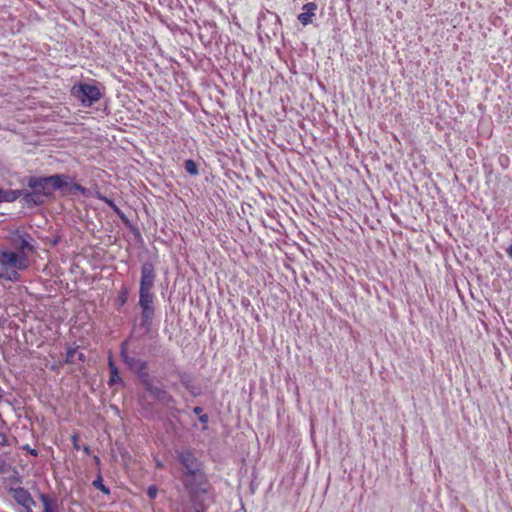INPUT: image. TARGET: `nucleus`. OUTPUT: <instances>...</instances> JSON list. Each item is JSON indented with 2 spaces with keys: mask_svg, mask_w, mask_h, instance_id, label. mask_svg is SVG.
Wrapping results in <instances>:
<instances>
[{
  "mask_svg": "<svg viewBox=\"0 0 512 512\" xmlns=\"http://www.w3.org/2000/svg\"><path fill=\"white\" fill-rule=\"evenodd\" d=\"M185 169L190 175H197L198 174V167L197 164L193 160H186L185 161Z\"/></svg>",
  "mask_w": 512,
  "mask_h": 512,
  "instance_id": "obj_14",
  "label": "nucleus"
},
{
  "mask_svg": "<svg viewBox=\"0 0 512 512\" xmlns=\"http://www.w3.org/2000/svg\"><path fill=\"white\" fill-rule=\"evenodd\" d=\"M302 9L303 12L298 15V19L303 25H308L312 22V18L315 15L317 6L316 4L310 2L305 4Z\"/></svg>",
  "mask_w": 512,
  "mask_h": 512,
  "instance_id": "obj_7",
  "label": "nucleus"
},
{
  "mask_svg": "<svg viewBox=\"0 0 512 512\" xmlns=\"http://www.w3.org/2000/svg\"><path fill=\"white\" fill-rule=\"evenodd\" d=\"M155 281V272L154 267L151 263L146 262L142 265L141 268V281H140V290L143 292H151Z\"/></svg>",
  "mask_w": 512,
  "mask_h": 512,
  "instance_id": "obj_5",
  "label": "nucleus"
},
{
  "mask_svg": "<svg viewBox=\"0 0 512 512\" xmlns=\"http://www.w3.org/2000/svg\"><path fill=\"white\" fill-rule=\"evenodd\" d=\"M84 361V355L78 350V348H70L67 351L66 362L76 364Z\"/></svg>",
  "mask_w": 512,
  "mask_h": 512,
  "instance_id": "obj_10",
  "label": "nucleus"
},
{
  "mask_svg": "<svg viewBox=\"0 0 512 512\" xmlns=\"http://www.w3.org/2000/svg\"><path fill=\"white\" fill-rule=\"evenodd\" d=\"M121 357H122V360L124 361V363H126L131 370H133L137 373H142L143 370L145 369V363L143 361L136 359L134 357H130L127 354L126 343L122 344Z\"/></svg>",
  "mask_w": 512,
  "mask_h": 512,
  "instance_id": "obj_6",
  "label": "nucleus"
},
{
  "mask_svg": "<svg viewBox=\"0 0 512 512\" xmlns=\"http://www.w3.org/2000/svg\"><path fill=\"white\" fill-rule=\"evenodd\" d=\"M45 197L43 194H40L38 191L32 190V192H28L24 195V200L27 204H42L45 201Z\"/></svg>",
  "mask_w": 512,
  "mask_h": 512,
  "instance_id": "obj_11",
  "label": "nucleus"
},
{
  "mask_svg": "<svg viewBox=\"0 0 512 512\" xmlns=\"http://www.w3.org/2000/svg\"><path fill=\"white\" fill-rule=\"evenodd\" d=\"M139 305L140 307L153 306L152 292L139 291Z\"/></svg>",
  "mask_w": 512,
  "mask_h": 512,
  "instance_id": "obj_12",
  "label": "nucleus"
},
{
  "mask_svg": "<svg viewBox=\"0 0 512 512\" xmlns=\"http://www.w3.org/2000/svg\"><path fill=\"white\" fill-rule=\"evenodd\" d=\"M84 452L88 454L89 453V447H84Z\"/></svg>",
  "mask_w": 512,
  "mask_h": 512,
  "instance_id": "obj_27",
  "label": "nucleus"
},
{
  "mask_svg": "<svg viewBox=\"0 0 512 512\" xmlns=\"http://www.w3.org/2000/svg\"><path fill=\"white\" fill-rule=\"evenodd\" d=\"M156 466H157V468H163L164 467L163 463L161 461H159V460H156Z\"/></svg>",
  "mask_w": 512,
  "mask_h": 512,
  "instance_id": "obj_23",
  "label": "nucleus"
},
{
  "mask_svg": "<svg viewBox=\"0 0 512 512\" xmlns=\"http://www.w3.org/2000/svg\"><path fill=\"white\" fill-rule=\"evenodd\" d=\"M200 421H201V422H203V423H206V422L208 421V417H207V415H202V416L200 417Z\"/></svg>",
  "mask_w": 512,
  "mask_h": 512,
  "instance_id": "obj_22",
  "label": "nucleus"
},
{
  "mask_svg": "<svg viewBox=\"0 0 512 512\" xmlns=\"http://www.w3.org/2000/svg\"><path fill=\"white\" fill-rule=\"evenodd\" d=\"M194 412H195V413H200V412H201V408L196 407V408L194 409Z\"/></svg>",
  "mask_w": 512,
  "mask_h": 512,
  "instance_id": "obj_26",
  "label": "nucleus"
},
{
  "mask_svg": "<svg viewBox=\"0 0 512 512\" xmlns=\"http://www.w3.org/2000/svg\"><path fill=\"white\" fill-rule=\"evenodd\" d=\"M17 198L16 192H5L0 189V203L3 201H13Z\"/></svg>",
  "mask_w": 512,
  "mask_h": 512,
  "instance_id": "obj_15",
  "label": "nucleus"
},
{
  "mask_svg": "<svg viewBox=\"0 0 512 512\" xmlns=\"http://www.w3.org/2000/svg\"><path fill=\"white\" fill-rule=\"evenodd\" d=\"M21 249H31V246L25 239H23L21 242Z\"/></svg>",
  "mask_w": 512,
  "mask_h": 512,
  "instance_id": "obj_20",
  "label": "nucleus"
},
{
  "mask_svg": "<svg viewBox=\"0 0 512 512\" xmlns=\"http://www.w3.org/2000/svg\"><path fill=\"white\" fill-rule=\"evenodd\" d=\"M147 494L151 499H154L157 496V488L155 486L149 487Z\"/></svg>",
  "mask_w": 512,
  "mask_h": 512,
  "instance_id": "obj_17",
  "label": "nucleus"
},
{
  "mask_svg": "<svg viewBox=\"0 0 512 512\" xmlns=\"http://www.w3.org/2000/svg\"><path fill=\"white\" fill-rule=\"evenodd\" d=\"M0 266L4 271L24 270L28 266L27 258L14 252L0 251Z\"/></svg>",
  "mask_w": 512,
  "mask_h": 512,
  "instance_id": "obj_3",
  "label": "nucleus"
},
{
  "mask_svg": "<svg viewBox=\"0 0 512 512\" xmlns=\"http://www.w3.org/2000/svg\"><path fill=\"white\" fill-rule=\"evenodd\" d=\"M0 443L4 444L6 442V439H5V436L4 435H0Z\"/></svg>",
  "mask_w": 512,
  "mask_h": 512,
  "instance_id": "obj_25",
  "label": "nucleus"
},
{
  "mask_svg": "<svg viewBox=\"0 0 512 512\" xmlns=\"http://www.w3.org/2000/svg\"><path fill=\"white\" fill-rule=\"evenodd\" d=\"M94 486L101 489L103 492L108 493V489L100 482V481H94Z\"/></svg>",
  "mask_w": 512,
  "mask_h": 512,
  "instance_id": "obj_18",
  "label": "nucleus"
},
{
  "mask_svg": "<svg viewBox=\"0 0 512 512\" xmlns=\"http://www.w3.org/2000/svg\"><path fill=\"white\" fill-rule=\"evenodd\" d=\"M109 368H110V372H111L110 382L116 383V382L120 381V376H119L118 370L111 360L109 361Z\"/></svg>",
  "mask_w": 512,
  "mask_h": 512,
  "instance_id": "obj_13",
  "label": "nucleus"
},
{
  "mask_svg": "<svg viewBox=\"0 0 512 512\" xmlns=\"http://www.w3.org/2000/svg\"><path fill=\"white\" fill-rule=\"evenodd\" d=\"M68 180H70V179L68 178ZM69 184H70V190H71V191H72V190H76V191H80L81 193H85V191H86V190H85V188H84V187H82V186H81V185H79V184H76V183H70V181H68V185H69Z\"/></svg>",
  "mask_w": 512,
  "mask_h": 512,
  "instance_id": "obj_16",
  "label": "nucleus"
},
{
  "mask_svg": "<svg viewBox=\"0 0 512 512\" xmlns=\"http://www.w3.org/2000/svg\"><path fill=\"white\" fill-rule=\"evenodd\" d=\"M43 502H44V512H53L47 498L43 497Z\"/></svg>",
  "mask_w": 512,
  "mask_h": 512,
  "instance_id": "obj_19",
  "label": "nucleus"
},
{
  "mask_svg": "<svg viewBox=\"0 0 512 512\" xmlns=\"http://www.w3.org/2000/svg\"><path fill=\"white\" fill-rule=\"evenodd\" d=\"M506 252L508 256L512 259V245L507 248Z\"/></svg>",
  "mask_w": 512,
  "mask_h": 512,
  "instance_id": "obj_21",
  "label": "nucleus"
},
{
  "mask_svg": "<svg viewBox=\"0 0 512 512\" xmlns=\"http://www.w3.org/2000/svg\"><path fill=\"white\" fill-rule=\"evenodd\" d=\"M0 443L4 444L6 442V439H5V436L4 435H0Z\"/></svg>",
  "mask_w": 512,
  "mask_h": 512,
  "instance_id": "obj_24",
  "label": "nucleus"
},
{
  "mask_svg": "<svg viewBox=\"0 0 512 512\" xmlns=\"http://www.w3.org/2000/svg\"><path fill=\"white\" fill-rule=\"evenodd\" d=\"M28 186L32 190L43 194L45 198H48L56 189H62L68 186V177L62 175H53L44 178H30L28 181Z\"/></svg>",
  "mask_w": 512,
  "mask_h": 512,
  "instance_id": "obj_2",
  "label": "nucleus"
},
{
  "mask_svg": "<svg viewBox=\"0 0 512 512\" xmlns=\"http://www.w3.org/2000/svg\"><path fill=\"white\" fill-rule=\"evenodd\" d=\"M178 459L183 467L182 482L192 493L204 491L205 476L201 463L194 457L190 450H181Z\"/></svg>",
  "mask_w": 512,
  "mask_h": 512,
  "instance_id": "obj_1",
  "label": "nucleus"
},
{
  "mask_svg": "<svg viewBox=\"0 0 512 512\" xmlns=\"http://www.w3.org/2000/svg\"><path fill=\"white\" fill-rule=\"evenodd\" d=\"M72 93L78 100L81 101L84 106H91L101 97V93L98 87L90 84H80L78 86H74Z\"/></svg>",
  "mask_w": 512,
  "mask_h": 512,
  "instance_id": "obj_4",
  "label": "nucleus"
},
{
  "mask_svg": "<svg viewBox=\"0 0 512 512\" xmlns=\"http://www.w3.org/2000/svg\"><path fill=\"white\" fill-rule=\"evenodd\" d=\"M12 494L14 500L24 507H29V505L33 502L30 494L23 488L14 489Z\"/></svg>",
  "mask_w": 512,
  "mask_h": 512,
  "instance_id": "obj_8",
  "label": "nucleus"
},
{
  "mask_svg": "<svg viewBox=\"0 0 512 512\" xmlns=\"http://www.w3.org/2000/svg\"><path fill=\"white\" fill-rule=\"evenodd\" d=\"M141 309H142L141 326H143L145 331L148 332L150 329L152 319L154 317V307L146 306V307H141Z\"/></svg>",
  "mask_w": 512,
  "mask_h": 512,
  "instance_id": "obj_9",
  "label": "nucleus"
}]
</instances>
